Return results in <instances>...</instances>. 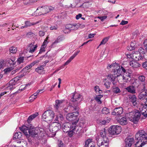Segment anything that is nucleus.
<instances>
[{
    "mask_svg": "<svg viewBox=\"0 0 147 147\" xmlns=\"http://www.w3.org/2000/svg\"><path fill=\"white\" fill-rule=\"evenodd\" d=\"M80 51L79 50L76 51L74 54L71 56L64 64L63 66H65L68 64L77 55L78 53L80 52Z\"/></svg>",
    "mask_w": 147,
    "mask_h": 147,
    "instance_id": "obj_16",
    "label": "nucleus"
},
{
    "mask_svg": "<svg viewBox=\"0 0 147 147\" xmlns=\"http://www.w3.org/2000/svg\"><path fill=\"white\" fill-rule=\"evenodd\" d=\"M39 62V61H34L33 62L30 64L28 65L31 68L32 66H34L36 63H38Z\"/></svg>",
    "mask_w": 147,
    "mask_h": 147,
    "instance_id": "obj_52",
    "label": "nucleus"
},
{
    "mask_svg": "<svg viewBox=\"0 0 147 147\" xmlns=\"http://www.w3.org/2000/svg\"><path fill=\"white\" fill-rule=\"evenodd\" d=\"M133 84L134 85V87H136L137 88L139 86L140 84L139 81L136 80L133 83Z\"/></svg>",
    "mask_w": 147,
    "mask_h": 147,
    "instance_id": "obj_49",
    "label": "nucleus"
},
{
    "mask_svg": "<svg viewBox=\"0 0 147 147\" xmlns=\"http://www.w3.org/2000/svg\"><path fill=\"white\" fill-rule=\"evenodd\" d=\"M100 98L99 96H96L95 98V99L98 102V103L99 104H101L102 103V102L100 100Z\"/></svg>",
    "mask_w": 147,
    "mask_h": 147,
    "instance_id": "obj_54",
    "label": "nucleus"
},
{
    "mask_svg": "<svg viewBox=\"0 0 147 147\" xmlns=\"http://www.w3.org/2000/svg\"><path fill=\"white\" fill-rule=\"evenodd\" d=\"M92 142V140L88 139L85 141L84 147H88L89 145H90V144Z\"/></svg>",
    "mask_w": 147,
    "mask_h": 147,
    "instance_id": "obj_42",
    "label": "nucleus"
},
{
    "mask_svg": "<svg viewBox=\"0 0 147 147\" xmlns=\"http://www.w3.org/2000/svg\"><path fill=\"white\" fill-rule=\"evenodd\" d=\"M118 122L121 125H126L127 123V119L124 117H121L118 120Z\"/></svg>",
    "mask_w": 147,
    "mask_h": 147,
    "instance_id": "obj_21",
    "label": "nucleus"
},
{
    "mask_svg": "<svg viewBox=\"0 0 147 147\" xmlns=\"http://www.w3.org/2000/svg\"><path fill=\"white\" fill-rule=\"evenodd\" d=\"M107 77V78L114 85H115L117 83L116 78L118 81L119 78L117 77V75L115 74V72H113L112 74L108 75Z\"/></svg>",
    "mask_w": 147,
    "mask_h": 147,
    "instance_id": "obj_10",
    "label": "nucleus"
},
{
    "mask_svg": "<svg viewBox=\"0 0 147 147\" xmlns=\"http://www.w3.org/2000/svg\"><path fill=\"white\" fill-rule=\"evenodd\" d=\"M51 127H61V125L60 123L56 121L55 122H53L51 124Z\"/></svg>",
    "mask_w": 147,
    "mask_h": 147,
    "instance_id": "obj_33",
    "label": "nucleus"
},
{
    "mask_svg": "<svg viewBox=\"0 0 147 147\" xmlns=\"http://www.w3.org/2000/svg\"><path fill=\"white\" fill-rule=\"evenodd\" d=\"M144 55L141 53H138L135 54L133 55L134 59H135L136 61H139L142 60L143 59Z\"/></svg>",
    "mask_w": 147,
    "mask_h": 147,
    "instance_id": "obj_18",
    "label": "nucleus"
},
{
    "mask_svg": "<svg viewBox=\"0 0 147 147\" xmlns=\"http://www.w3.org/2000/svg\"><path fill=\"white\" fill-rule=\"evenodd\" d=\"M94 90L96 93L101 94L102 93V91L100 89L98 86H95L94 87Z\"/></svg>",
    "mask_w": 147,
    "mask_h": 147,
    "instance_id": "obj_38",
    "label": "nucleus"
},
{
    "mask_svg": "<svg viewBox=\"0 0 147 147\" xmlns=\"http://www.w3.org/2000/svg\"><path fill=\"white\" fill-rule=\"evenodd\" d=\"M8 64L9 66H13L15 65L16 63V61H15V59L14 58L11 57L8 59L7 60Z\"/></svg>",
    "mask_w": 147,
    "mask_h": 147,
    "instance_id": "obj_28",
    "label": "nucleus"
},
{
    "mask_svg": "<svg viewBox=\"0 0 147 147\" xmlns=\"http://www.w3.org/2000/svg\"><path fill=\"white\" fill-rule=\"evenodd\" d=\"M11 69L10 68H7L4 70V73L6 74H7L8 73L10 72Z\"/></svg>",
    "mask_w": 147,
    "mask_h": 147,
    "instance_id": "obj_55",
    "label": "nucleus"
},
{
    "mask_svg": "<svg viewBox=\"0 0 147 147\" xmlns=\"http://www.w3.org/2000/svg\"><path fill=\"white\" fill-rule=\"evenodd\" d=\"M39 22H37L36 23L34 22H30L29 21H25L24 22L25 25L26 26V28L28 27H30L34 25L37 24H38Z\"/></svg>",
    "mask_w": 147,
    "mask_h": 147,
    "instance_id": "obj_29",
    "label": "nucleus"
},
{
    "mask_svg": "<svg viewBox=\"0 0 147 147\" xmlns=\"http://www.w3.org/2000/svg\"><path fill=\"white\" fill-rule=\"evenodd\" d=\"M128 23V22L127 21L122 20L120 24L121 25H124L127 24Z\"/></svg>",
    "mask_w": 147,
    "mask_h": 147,
    "instance_id": "obj_62",
    "label": "nucleus"
},
{
    "mask_svg": "<svg viewBox=\"0 0 147 147\" xmlns=\"http://www.w3.org/2000/svg\"><path fill=\"white\" fill-rule=\"evenodd\" d=\"M102 113L105 114H107L109 113V109L106 107L103 108L102 110Z\"/></svg>",
    "mask_w": 147,
    "mask_h": 147,
    "instance_id": "obj_44",
    "label": "nucleus"
},
{
    "mask_svg": "<svg viewBox=\"0 0 147 147\" xmlns=\"http://www.w3.org/2000/svg\"><path fill=\"white\" fill-rule=\"evenodd\" d=\"M64 101V100H56L55 104L54 105V107L55 109L58 110L59 108L63 107L64 106L63 102Z\"/></svg>",
    "mask_w": 147,
    "mask_h": 147,
    "instance_id": "obj_12",
    "label": "nucleus"
},
{
    "mask_svg": "<svg viewBox=\"0 0 147 147\" xmlns=\"http://www.w3.org/2000/svg\"><path fill=\"white\" fill-rule=\"evenodd\" d=\"M111 65L112 67H113L114 68L113 69H115V68H116V67H117L119 65V64L118 63H113Z\"/></svg>",
    "mask_w": 147,
    "mask_h": 147,
    "instance_id": "obj_58",
    "label": "nucleus"
},
{
    "mask_svg": "<svg viewBox=\"0 0 147 147\" xmlns=\"http://www.w3.org/2000/svg\"><path fill=\"white\" fill-rule=\"evenodd\" d=\"M47 7V6L39 7L36 11H37L38 10H40L39 13H38V16L44 15L49 13V11L48 10Z\"/></svg>",
    "mask_w": 147,
    "mask_h": 147,
    "instance_id": "obj_11",
    "label": "nucleus"
},
{
    "mask_svg": "<svg viewBox=\"0 0 147 147\" xmlns=\"http://www.w3.org/2000/svg\"><path fill=\"white\" fill-rule=\"evenodd\" d=\"M147 134L143 130L139 131L135 135L136 139L138 141L135 144V147H142L147 142Z\"/></svg>",
    "mask_w": 147,
    "mask_h": 147,
    "instance_id": "obj_3",
    "label": "nucleus"
},
{
    "mask_svg": "<svg viewBox=\"0 0 147 147\" xmlns=\"http://www.w3.org/2000/svg\"><path fill=\"white\" fill-rule=\"evenodd\" d=\"M99 136L96 137V141L99 147H108L109 139L108 138H98Z\"/></svg>",
    "mask_w": 147,
    "mask_h": 147,
    "instance_id": "obj_7",
    "label": "nucleus"
},
{
    "mask_svg": "<svg viewBox=\"0 0 147 147\" xmlns=\"http://www.w3.org/2000/svg\"><path fill=\"white\" fill-rule=\"evenodd\" d=\"M58 28V26L57 24H55L51 26L50 28V30H57Z\"/></svg>",
    "mask_w": 147,
    "mask_h": 147,
    "instance_id": "obj_46",
    "label": "nucleus"
},
{
    "mask_svg": "<svg viewBox=\"0 0 147 147\" xmlns=\"http://www.w3.org/2000/svg\"><path fill=\"white\" fill-rule=\"evenodd\" d=\"M113 72H115V74L117 75L118 78L119 77L121 78H122L125 82H129L130 81L131 76V74L128 73L127 74H124V76H122L121 75L122 72L119 65L115 68V69H113Z\"/></svg>",
    "mask_w": 147,
    "mask_h": 147,
    "instance_id": "obj_5",
    "label": "nucleus"
},
{
    "mask_svg": "<svg viewBox=\"0 0 147 147\" xmlns=\"http://www.w3.org/2000/svg\"><path fill=\"white\" fill-rule=\"evenodd\" d=\"M145 87L144 86L142 90H143L139 95V98L140 99L144 100L147 96V90H145Z\"/></svg>",
    "mask_w": 147,
    "mask_h": 147,
    "instance_id": "obj_15",
    "label": "nucleus"
},
{
    "mask_svg": "<svg viewBox=\"0 0 147 147\" xmlns=\"http://www.w3.org/2000/svg\"><path fill=\"white\" fill-rule=\"evenodd\" d=\"M22 133L20 132L15 133L13 135V138L15 139H20L21 138Z\"/></svg>",
    "mask_w": 147,
    "mask_h": 147,
    "instance_id": "obj_32",
    "label": "nucleus"
},
{
    "mask_svg": "<svg viewBox=\"0 0 147 147\" xmlns=\"http://www.w3.org/2000/svg\"><path fill=\"white\" fill-rule=\"evenodd\" d=\"M59 119L61 121L63 120V116L62 114H60L59 116H57L55 118V121H57L58 122H59Z\"/></svg>",
    "mask_w": 147,
    "mask_h": 147,
    "instance_id": "obj_43",
    "label": "nucleus"
},
{
    "mask_svg": "<svg viewBox=\"0 0 147 147\" xmlns=\"http://www.w3.org/2000/svg\"><path fill=\"white\" fill-rule=\"evenodd\" d=\"M107 133L106 132L105 129L104 130H102L100 132V137H99L98 138H108L106 136Z\"/></svg>",
    "mask_w": 147,
    "mask_h": 147,
    "instance_id": "obj_35",
    "label": "nucleus"
},
{
    "mask_svg": "<svg viewBox=\"0 0 147 147\" xmlns=\"http://www.w3.org/2000/svg\"><path fill=\"white\" fill-rule=\"evenodd\" d=\"M47 9L48 10H49V12H50L51 11L53 10L54 9V7L52 6H47Z\"/></svg>",
    "mask_w": 147,
    "mask_h": 147,
    "instance_id": "obj_63",
    "label": "nucleus"
},
{
    "mask_svg": "<svg viewBox=\"0 0 147 147\" xmlns=\"http://www.w3.org/2000/svg\"><path fill=\"white\" fill-rule=\"evenodd\" d=\"M77 123H74V124H76L74 126L75 128L74 130V131H75L78 132L83 133L84 131L82 129L83 127L81 125H77Z\"/></svg>",
    "mask_w": 147,
    "mask_h": 147,
    "instance_id": "obj_19",
    "label": "nucleus"
},
{
    "mask_svg": "<svg viewBox=\"0 0 147 147\" xmlns=\"http://www.w3.org/2000/svg\"><path fill=\"white\" fill-rule=\"evenodd\" d=\"M120 69L122 71V72L123 71L124 74H127L128 73H127V71L122 66H121L120 68Z\"/></svg>",
    "mask_w": 147,
    "mask_h": 147,
    "instance_id": "obj_60",
    "label": "nucleus"
},
{
    "mask_svg": "<svg viewBox=\"0 0 147 147\" xmlns=\"http://www.w3.org/2000/svg\"><path fill=\"white\" fill-rule=\"evenodd\" d=\"M69 24L66 25L65 28L63 30V32L65 34H68L71 32L70 28H69Z\"/></svg>",
    "mask_w": 147,
    "mask_h": 147,
    "instance_id": "obj_34",
    "label": "nucleus"
},
{
    "mask_svg": "<svg viewBox=\"0 0 147 147\" xmlns=\"http://www.w3.org/2000/svg\"><path fill=\"white\" fill-rule=\"evenodd\" d=\"M71 95L72 96L69 101L68 107L71 110L73 111L74 110L76 111L67 114L66 118L69 121H73L71 123H78L79 119L78 117L79 112L77 111L79 108L78 105L83 97L81 94L75 92L71 93Z\"/></svg>",
    "mask_w": 147,
    "mask_h": 147,
    "instance_id": "obj_1",
    "label": "nucleus"
},
{
    "mask_svg": "<svg viewBox=\"0 0 147 147\" xmlns=\"http://www.w3.org/2000/svg\"><path fill=\"white\" fill-rule=\"evenodd\" d=\"M139 53H141L143 55L145 54L144 50L142 48H140L139 49Z\"/></svg>",
    "mask_w": 147,
    "mask_h": 147,
    "instance_id": "obj_56",
    "label": "nucleus"
},
{
    "mask_svg": "<svg viewBox=\"0 0 147 147\" xmlns=\"http://www.w3.org/2000/svg\"><path fill=\"white\" fill-rule=\"evenodd\" d=\"M126 145L131 147L132 144L134 142V138H128L125 141Z\"/></svg>",
    "mask_w": 147,
    "mask_h": 147,
    "instance_id": "obj_22",
    "label": "nucleus"
},
{
    "mask_svg": "<svg viewBox=\"0 0 147 147\" xmlns=\"http://www.w3.org/2000/svg\"><path fill=\"white\" fill-rule=\"evenodd\" d=\"M22 66L20 67L19 68L12 70L11 71V74L12 75L14 74L16 72L18 71L22 68Z\"/></svg>",
    "mask_w": 147,
    "mask_h": 147,
    "instance_id": "obj_48",
    "label": "nucleus"
},
{
    "mask_svg": "<svg viewBox=\"0 0 147 147\" xmlns=\"http://www.w3.org/2000/svg\"><path fill=\"white\" fill-rule=\"evenodd\" d=\"M39 35L40 36H43L45 35V32L43 31H40L39 32Z\"/></svg>",
    "mask_w": 147,
    "mask_h": 147,
    "instance_id": "obj_64",
    "label": "nucleus"
},
{
    "mask_svg": "<svg viewBox=\"0 0 147 147\" xmlns=\"http://www.w3.org/2000/svg\"><path fill=\"white\" fill-rule=\"evenodd\" d=\"M126 89L128 92L132 94H134L136 92L134 87L133 86H130L127 87L126 88Z\"/></svg>",
    "mask_w": 147,
    "mask_h": 147,
    "instance_id": "obj_24",
    "label": "nucleus"
},
{
    "mask_svg": "<svg viewBox=\"0 0 147 147\" xmlns=\"http://www.w3.org/2000/svg\"><path fill=\"white\" fill-rule=\"evenodd\" d=\"M129 65L131 66L134 68L138 67L141 65V64L138 62L135 61H131L130 62Z\"/></svg>",
    "mask_w": 147,
    "mask_h": 147,
    "instance_id": "obj_23",
    "label": "nucleus"
},
{
    "mask_svg": "<svg viewBox=\"0 0 147 147\" xmlns=\"http://www.w3.org/2000/svg\"><path fill=\"white\" fill-rule=\"evenodd\" d=\"M9 51L11 53L14 54L17 51V49L15 47L12 46L9 48Z\"/></svg>",
    "mask_w": 147,
    "mask_h": 147,
    "instance_id": "obj_36",
    "label": "nucleus"
},
{
    "mask_svg": "<svg viewBox=\"0 0 147 147\" xmlns=\"http://www.w3.org/2000/svg\"><path fill=\"white\" fill-rule=\"evenodd\" d=\"M38 113L37 112L35 113L34 114H33L30 115L28 117L27 120V121L28 124V125H30L29 124L30 121L32 120L33 119L35 118L36 117L38 116Z\"/></svg>",
    "mask_w": 147,
    "mask_h": 147,
    "instance_id": "obj_25",
    "label": "nucleus"
},
{
    "mask_svg": "<svg viewBox=\"0 0 147 147\" xmlns=\"http://www.w3.org/2000/svg\"><path fill=\"white\" fill-rule=\"evenodd\" d=\"M97 123H99L100 125H105L107 121L105 120L98 119L97 120Z\"/></svg>",
    "mask_w": 147,
    "mask_h": 147,
    "instance_id": "obj_47",
    "label": "nucleus"
},
{
    "mask_svg": "<svg viewBox=\"0 0 147 147\" xmlns=\"http://www.w3.org/2000/svg\"><path fill=\"white\" fill-rule=\"evenodd\" d=\"M141 115L140 111L138 110H136L129 113L127 114L128 119L130 121L136 123L138 121Z\"/></svg>",
    "mask_w": 147,
    "mask_h": 147,
    "instance_id": "obj_4",
    "label": "nucleus"
},
{
    "mask_svg": "<svg viewBox=\"0 0 147 147\" xmlns=\"http://www.w3.org/2000/svg\"><path fill=\"white\" fill-rule=\"evenodd\" d=\"M44 69V68L43 66L42 65L38 67L37 68H36L35 69V70L39 74H41L43 72Z\"/></svg>",
    "mask_w": 147,
    "mask_h": 147,
    "instance_id": "obj_30",
    "label": "nucleus"
},
{
    "mask_svg": "<svg viewBox=\"0 0 147 147\" xmlns=\"http://www.w3.org/2000/svg\"><path fill=\"white\" fill-rule=\"evenodd\" d=\"M141 113L145 117H147V107H144L143 106Z\"/></svg>",
    "mask_w": 147,
    "mask_h": 147,
    "instance_id": "obj_31",
    "label": "nucleus"
},
{
    "mask_svg": "<svg viewBox=\"0 0 147 147\" xmlns=\"http://www.w3.org/2000/svg\"><path fill=\"white\" fill-rule=\"evenodd\" d=\"M145 77L143 75L140 76L138 77L139 80L141 82H143L144 84H145Z\"/></svg>",
    "mask_w": 147,
    "mask_h": 147,
    "instance_id": "obj_41",
    "label": "nucleus"
},
{
    "mask_svg": "<svg viewBox=\"0 0 147 147\" xmlns=\"http://www.w3.org/2000/svg\"><path fill=\"white\" fill-rule=\"evenodd\" d=\"M129 101L131 102L134 106H135L137 104V98L135 95L129 96Z\"/></svg>",
    "mask_w": 147,
    "mask_h": 147,
    "instance_id": "obj_17",
    "label": "nucleus"
},
{
    "mask_svg": "<svg viewBox=\"0 0 147 147\" xmlns=\"http://www.w3.org/2000/svg\"><path fill=\"white\" fill-rule=\"evenodd\" d=\"M76 124L74 123L66 122L63 123L62 125L63 131L65 133H67L69 131H74L75 128L74 125Z\"/></svg>",
    "mask_w": 147,
    "mask_h": 147,
    "instance_id": "obj_8",
    "label": "nucleus"
},
{
    "mask_svg": "<svg viewBox=\"0 0 147 147\" xmlns=\"http://www.w3.org/2000/svg\"><path fill=\"white\" fill-rule=\"evenodd\" d=\"M17 84V82H15L13 80L10 81L9 82V87L10 90H12L15 88V86Z\"/></svg>",
    "mask_w": 147,
    "mask_h": 147,
    "instance_id": "obj_27",
    "label": "nucleus"
},
{
    "mask_svg": "<svg viewBox=\"0 0 147 147\" xmlns=\"http://www.w3.org/2000/svg\"><path fill=\"white\" fill-rule=\"evenodd\" d=\"M121 127L119 126L112 125L109 129L108 132L109 134L112 135H117L121 132Z\"/></svg>",
    "mask_w": 147,
    "mask_h": 147,
    "instance_id": "obj_9",
    "label": "nucleus"
},
{
    "mask_svg": "<svg viewBox=\"0 0 147 147\" xmlns=\"http://www.w3.org/2000/svg\"><path fill=\"white\" fill-rule=\"evenodd\" d=\"M57 147H65L62 141L61 140H58L57 142Z\"/></svg>",
    "mask_w": 147,
    "mask_h": 147,
    "instance_id": "obj_45",
    "label": "nucleus"
},
{
    "mask_svg": "<svg viewBox=\"0 0 147 147\" xmlns=\"http://www.w3.org/2000/svg\"><path fill=\"white\" fill-rule=\"evenodd\" d=\"M109 38V37H107L104 38L101 42L100 44L99 45V46L102 45H104L108 41Z\"/></svg>",
    "mask_w": 147,
    "mask_h": 147,
    "instance_id": "obj_39",
    "label": "nucleus"
},
{
    "mask_svg": "<svg viewBox=\"0 0 147 147\" xmlns=\"http://www.w3.org/2000/svg\"><path fill=\"white\" fill-rule=\"evenodd\" d=\"M34 35V33L32 32H27L26 34V35L29 37H32Z\"/></svg>",
    "mask_w": 147,
    "mask_h": 147,
    "instance_id": "obj_53",
    "label": "nucleus"
},
{
    "mask_svg": "<svg viewBox=\"0 0 147 147\" xmlns=\"http://www.w3.org/2000/svg\"><path fill=\"white\" fill-rule=\"evenodd\" d=\"M31 68L30 67L29 65H28L27 66L25 67L21 71V72L23 71H26L27 70H28L29 69H30Z\"/></svg>",
    "mask_w": 147,
    "mask_h": 147,
    "instance_id": "obj_59",
    "label": "nucleus"
},
{
    "mask_svg": "<svg viewBox=\"0 0 147 147\" xmlns=\"http://www.w3.org/2000/svg\"><path fill=\"white\" fill-rule=\"evenodd\" d=\"M27 125H24L19 128L20 130L27 137H29L30 135L32 137H34L36 135L38 136H40L41 131L38 128H33L31 124Z\"/></svg>",
    "mask_w": 147,
    "mask_h": 147,
    "instance_id": "obj_2",
    "label": "nucleus"
},
{
    "mask_svg": "<svg viewBox=\"0 0 147 147\" xmlns=\"http://www.w3.org/2000/svg\"><path fill=\"white\" fill-rule=\"evenodd\" d=\"M123 108L119 107L115 109L112 114V115H120L123 113Z\"/></svg>",
    "mask_w": 147,
    "mask_h": 147,
    "instance_id": "obj_13",
    "label": "nucleus"
},
{
    "mask_svg": "<svg viewBox=\"0 0 147 147\" xmlns=\"http://www.w3.org/2000/svg\"><path fill=\"white\" fill-rule=\"evenodd\" d=\"M35 42L34 41L33 42H32L31 43L29 44L28 45V47H30V49L29 52L31 53H33L36 49L38 47L37 44L34 45Z\"/></svg>",
    "mask_w": 147,
    "mask_h": 147,
    "instance_id": "obj_14",
    "label": "nucleus"
},
{
    "mask_svg": "<svg viewBox=\"0 0 147 147\" xmlns=\"http://www.w3.org/2000/svg\"><path fill=\"white\" fill-rule=\"evenodd\" d=\"M24 59V57H20L17 59V61L19 64L23 63Z\"/></svg>",
    "mask_w": 147,
    "mask_h": 147,
    "instance_id": "obj_50",
    "label": "nucleus"
},
{
    "mask_svg": "<svg viewBox=\"0 0 147 147\" xmlns=\"http://www.w3.org/2000/svg\"><path fill=\"white\" fill-rule=\"evenodd\" d=\"M61 127H51L50 130L53 133H55L57 131H58L59 129H61Z\"/></svg>",
    "mask_w": 147,
    "mask_h": 147,
    "instance_id": "obj_37",
    "label": "nucleus"
},
{
    "mask_svg": "<svg viewBox=\"0 0 147 147\" xmlns=\"http://www.w3.org/2000/svg\"><path fill=\"white\" fill-rule=\"evenodd\" d=\"M113 92L114 93L117 94L121 92L120 89L118 87H115L113 89Z\"/></svg>",
    "mask_w": 147,
    "mask_h": 147,
    "instance_id": "obj_40",
    "label": "nucleus"
},
{
    "mask_svg": "<svg viewBox=\"0 0 147 147\" xmlns=\"http://www.w3.org/2000/svg\"><path fill=\"white\" fill-rule=\"evenodd\" d=\"M107 16H98V18L99 19L102 21H103V20L107 18Z\"/></svg>",
    "mask_w": 147,
    "mask_h": 147,
    "instance_id": "obj_57",
    "label": "nucleus"
},
{
    "mask_svg": "<svg viewBox=\"0 0 147 147\" xmlns=\"http://www.w3.org/2000/svg\"><path fill=\"white\" fill-rule=\"evenodd\" d=\"M143 67L147 70V61H146L144 62L142 64Z\"/></svg>",
    "mask_w": 147,
    "mask_h": 147,
    "instance_id": "obj_61",
    "label": "nucleus"
},
{
    "mask_svg": "<svg viewBox=\"0 0 147 147\" xmlns=\"http://www.w3.org/2000/svg\"><path fill=\"white\" fill-rule=\"evenodd\" d=\"M65 39L64 36L62 35L59 36L57 38L56 40L52 44V45L56 44L63 40Z\"/></svg>",
    "mask_w": 147,
    "mask_h": 147,
    "instance_id": "obj_26",
    "label": "nucleus"
},
{
    "mask_svg": "<svg viewBox=\"0 0 147 147\" xmlns=\"http://www.w3.org/2000/svg\"><path fill=\"white\" fill-rule=\"evenodd\" d=\"M55 117V113L53 111L48 110L43 114L42 119L46 122L52 121Z\"/></svg>",
    "mask_w": 147,
    "mask_h": 147,
    "instance_id": "obj_6",
    "label": "nucleus"
},
{
    "mask_svg": "<svg viewBox=\"0 0 147 147\" xmlns=\"http://www.w3.org/2000/svg\"><path fill=\"white\" fill-rule=\"evenodd\" d=\"M129 46H129H128L127 47V49L128 50L131 51L135 49L137 47L136 41H134L131 42Z\"/></svg>",
    "mask_w": 147,
    "mask_h": 147,
    "instance_id": "obj_20",
    "label": "nucleus"
},
{
    "mask_svg": "<svg viewBox=\"0 0 147 147\" xmlns=\"http://www.w3.org/2000/svg\"><path fill=\"white\" fill-rule=\"evenodd\" d=\"M69 28H70V30H71H71H76L78 29L77 27L73 26L72 24H69Z\"/></svg>",
    "mask_w": 147,
    "mask_h": 147,
    "instance_id": "obj_51",
    "label": "nucleus"
}]
</instances>
